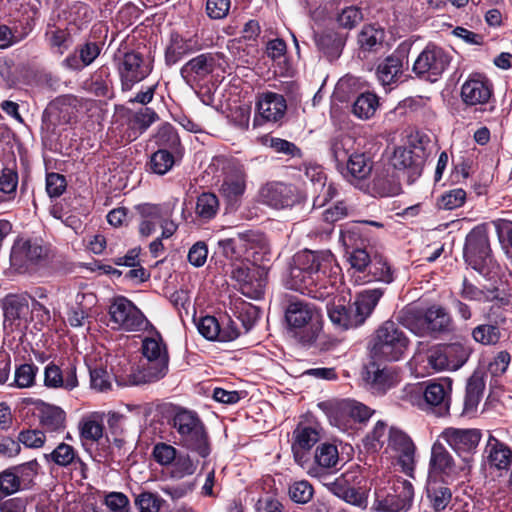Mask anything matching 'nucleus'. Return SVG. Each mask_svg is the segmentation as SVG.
<instances>
[{
  "instance_id": "nucleus-56",
  "label": "nucleus",
  "mask_w": 512,
  "mask_h": 512,
  "mask_svg": "<svg viewBox=\"0 0 512 512\" xmlns=\"http://www.w3.org/2000/svg\"><path fill=\"white\" fill-rule=\"evenodd\" d=\"M471 336L475 342L488 346L497 344L502 334L498 325L480 324L472 329Z\"/></svg>"
},
{
  "instance_id": "nucleus-10",
  "label": "nucleus",
  "mask_w": 512,
  "mask_h": 512,
  "mask_svg": "<svg viewBox=\"0 0 512 512\" xmlns=\"http://www.w3.org/2000/svg\"><path fill=\"white\" fill-rule=\"evenodd\" d=\"M114 62L122 91H130L135 84L147 78L153 69L152 61L135 50L118 51L114 55Z\"/></svg>"
},
{
  "instance_id": "nucleus-45",
  "label": "nucleus",
  "mask_w": 512,
  "mask_h": 512,
  "mask_svg": "<svg viewBox=\"0 0 512 512\" xmlns=\"http://www.w3.org/2000/svg\"><path fill=\"white\" fill-rule=\"evenodd\" d=\"M373 508L380 512H406L410 508L399 499L392 490L379 489L375 492Z\"/></svg>"
},
{
  "instance_id": "nucleus-41",
  "label": "nucleus",
  "mask_w": 512,
  "mask_h": 512,
  "mask_svg": "<svg viewBox=\"0 0 512 512\" xmlns=\"http://www.w3.org/2000/svg\"><path fill=\"white\" fill-rule=\"evenodd\" d=\"M347 173L358 180L367 178L373 169V161L365 152L351 153L345 162Z\"/></svg>"
},
{
  "instance_id": "nucleus-62",
  "label": "nucleus",
  "mask_w": 512,
  "mask_h": 512,
  "mask_svg": "<svg viewBox=\"0 0 512 512\" xmlns=\"http://www.w3.org/2000/svg\"><path fill=\"white\" fill-rule=\"evenodd\" d=\"M314 489L312 485L306 481H296L289 487L290 499L298 504H306L313 497Z\"/></svg>"
},
{
  "instance_id": "nucleus-58",
  "label": "nucleus",
  "mask_w": 512,
  "mask_h": 512,
  "mask_svg": "<svg viewBox=\"0 0 512 512\" xmlns=\"http://www.w3.org/2000/svg\"><path fill=\"white\" fill-rule=\"evenodd\" d=\"M18 185V173L10 168H5L0 173V202L13 200L16 196Z\"/></svg>"
},
{
  "instance_id": "nucleus-14",
  "label": "nucleus",
  "mask_w": 512,
  "mask_h": 512,
  "mask_svg": "<svg viewBox=\"0 0 512 512\" xmlns=\"http://www.w3.org/2000/svg\"><path fill=\"white\" fill-rule=\"evenodd\" d=\"M451 56L444 48L429 44L418 55L413 64V72L420 79L436 82L447 69Z\"/></svg>"
},
{
  "instance_id": "nucleus-21",
  "label": "nucleus",
  "mask_w": 512,
  "mask_h": 512,
  "mask_svg": "<svg viewBox=\"0 0 512 512\" xmlns=\"http://www.w3.org/2000/svg\"><path fill=\"white\" fill-rule=\"evenodd\" d=\"M256 109L255 125L263 122L276 123L285 116L287 102L283 95L267 91L257 96Z\"/></svg>"
},
{
  "instance_id": "nucleus-2",
  "label": "nucleus",
  "mask_w": 512,
  "mask_h": 512,
  "mask_svg": "<svg viewBox=\"0 0 512 512\" xmlns=\"http://www.w3.org/2000/svg\"><path fill=\"white\" fill-rule=\"evenodd\" d=\"M341 241L345 247L350 264L351 279L356 285L379 282L389 285L394 282L396 270L386 256L368 248L359 232L346 229L341 232Z\"/></svg>"
},
{
  "instance_id": "nucleus-44",
  "label": "nucleus",
  "mask_w": 512,
  "mask_h": 512,
  "mask_svg": "<svg viewBox=\"0 0 512 512\" xmlns=\"http://www.w3.org/2000/svg\"><path fill=\"white\" fill-rule=\"evenodd\" d=\"M454 468V460L451 454L443 446V444L436 442L432 446L430 471L432 473L450 474Z\"/></svg>"
},
{
  "instance_id": "nucleus-47",
  "label": "nucleus",
  "mask_w": 512,
  "mask_h": 512,
  "mask_svg": "<svg viewBox=\"0 0 512 512\" xmlns=\"http://www.w3.org/2000/svg\"><path fill=\"white\" fill-rule=\"evenodd\" d=\"M39 371L34 363H23L16 366L12 381L6 384L8 387L25 389L33 387L36 383V376Z\"/></svg>"
},
{
  "instance_id": "nucleus-15",
  "label": "nucleus",
  "mask_w": 512,
  "mask_h": 512,
  "mask_svg": "<svg viewBox=\"0 0 512 512\" xmlns=\"http://www.w3.org/2000/svg\"><path fill=\"white\" fill-rule=\"evenodd\" d=\"M47 258V249L41 244L18 239L14 242L10 253L11 267L18 273H30L42 265Z\"/></svg>"
},
{
  "instance_id": "nucleus-13",
  "label": "nucleus",
  "mask_w": 512,
  "mask_h": 512,
  "mask_svg": "<svg viewBox=\"0 0 512 512\" xmlns=\"http://www.w3.org/2000/svg\"><path fill=\"white\" fill-rule=\"evenodd\" d=\"M247 171L244 164L232 161L226 167L219 193L225 201L226 210L236 211L247 187Z\"/></svg>"
},
{
  "instance_id": "nucleus-34",
  "label": "nucleus",
  "mask_w": 512,
  "mask_h": 512,
  "mask_svg": "<svg viewBox=\"0 0 512 512\" xmlns=\"http://www.w3.org/2000/svg\"><path fill=\"white\" fill-rule=\"evenodd\" d=\"M314 460L316 467L311 468L309 474L319 478H328L323 470L334 468L338 464L339 453L337 447L331 443L320 444L315 450Z\"/></svg>"
},
{
  "instance_id": "nucleus-7",
  "label": "nucleus",
  "mask_w": 512,
  "mask_h": 512,
  "mask_svg": "<svg viewBox=\"0 0 512 512\" xmlns=\"http://www.w3.org/2000/svg\"><path fill=\"white\" fill-rule=\"evenodd\" d=\"M397 320L383 322L370 341L372 357L384 361H399L406 354L410 340Z\"/></svg>"
},
{
  "instance_id": "nucleus-64",
  "label": "nucleus",
  "mask_w": 512,
  "mask_h": 512,
  "mask_svg": "<svg viewBox=\"0 0 512 512\" xmlns=\"http://www.w3.org/2000/svg\"><path fill=\"white\" fill-rule=\"evenodd\" d=\"M135 505L139 512H159L162 500L158 495L144 491L136 496Z\"/></svg>"
},
{
  "instance_id": "nucleus-33",
  "label": "nucleus",
  "mask_w": 512,
  "mask_h": 512,
  "mask_svg": "<svg viewBox=\"0 0 512 512\" xmlns=\"http://www.w3.org/2000/svg\"><path fill=\"white\" fill-rule=\"evenodd\" d=\"M314 41L319 52L330 62L340 57L345 45L342 35L332 30L315 33Z\"/></svg>"
},
{
  "instance_id": "nucleus-24",
  "label": "nucleus",
  "mask_w": 512,
  "mask_h": 512,
  "mask_svg": "<svg viewBox=\"0 0 512 512\" xmlns=\"http://www.w3.org/2000/svg\"><path fill=\"white\" fill-rule=\"evenodd\" d=\"M388 446L397 453L403 472L411 475L415 463V445L411 438L396 428L389 430Z\"/></svg>"
},
{
  "instance_id": "nucleus-36",
  "label": "nucleus",
  "mask_w": 512,
  "mask_h": 512,
  "mask_svg": "<svg viewBox=\"0 0 512 512\" xmlns=\"http://www.w3.org/2000/svg\"><path fill=\"white\" fill-rule=\"evenodd\" d=\"M488 461L498 470H507L512 464V449L494 436L487 442Z\"/></svg>"
},
{
  "instance_id": "nucleus-22",
  "label": "nucleus",
  "mask_w": 512,
  "mask_h": 512,
  "mask_svg": "<svg viewBox=\"0 0 512 512\" xmlns=\"http://www.w3.org/2000/svg\"><path fill=\"white\" fill-rule=\"evenodd\" d=\"M197 329L204 338L210 341L230 342L240 334L237 325L230 318L226 323H220L210 315L199 319Z\"/></svg>"
},
{
  "instance_id": "nucleus-23",
  "label": "nucleus",
  "mask_w": 512,
  "mask_h": 512,
  "mask_svg": "<svg viewBox=\"0 0 512 512\" xmlns=\"http://www.w3.org/2000/svg\"><path fill=\"white\" fill-rule=\"evenodd\" d=\"M245 260L255 265L269 262L272 258V249L266 235L260 231L246 230L242 232Z\"/></svg>"
},
{
  "instance_id": "nucleus-29",
  "label": "nucleus",
  "mask_w": 512,
  "mask_h": 512,
  "mask_svg": "<svg viewBox=\"0 0 512 512\" xmlns=\"http://www.w3.org/2000/svg\"><path fill=\"white\" fill-rule=\"evenodd\" d=\"M76 366L70 364L64 370L51 362L44 369V385L48 388H63L71 391L78 386Z\"/></svg>"
},
{
  "instance_id": "nucleus-52",
  "label": "nucleus",
  "mask_w": 512,
  "mask_h": 512,
  "mask_svg": "<svg viewBox=\"0 0 512 512\" xmlns=\"http://www.w3.org/2000/svg\"><path fill=\"white\" fill-rule=\"evenodd\" d=\"M45 458L61 467L76 463L84 465L74 447L66 443H60L51 453L46 454Z\"/></svg>"
},
{
  "instance_id": "nucleus-63",
  "label": "nucleus",
  "mask_w": 512,
  "mask_h": 512,
  "mask_svg": "<svg viewBox=\"0 0 512 512\" xmlns=\"http://www.w3.org/2000/svg\"><path fill=\"white\" fill-rule=\"evenodd\" d=\"M466 200V191L456 188L444 193L437 202L440 209L453 210L463 206Z\"/></svg>"
},
{
  "instance_id": "nucleus-48",
  "label": "nucleus",
  "mask_w": 512,
  "mask_h": 512,
  "mask_svg": "<svg viewBox=\"0 0 512 512\" xmlns=\"http://www.w3.org/2000/svg\"><path fill=\"white\" fill-rule=\"evenodd\" d=\"M45 38L50 50L59 56H62L72 43V37L68 30L55 26L47 29Z\"/></svg>"
},
{
  "instance_id": "nucleus-11",
  "label": "nucleus",
  "mask_w": 512,
  "mask_h": 512,
  "mask_svg": "<svg viewBox=\"0 0 512 512\" xmlns=\"http://www.w3.org/2000/svg\"><path fill=\"white\" fill-rule=\"evenodd\" d=\"M463 258L472 269L480 274H483L490 266L493 256L486 224L475 226L466 235Z\"/></svg>"
},
{
  "instance_id": "nucleus-9",
  "label": "nucleus",
  "mask_w": 512,
  "mask_h": 512,
  "mask_svg": "<svg viewBox=\"0 0 512 512\" xmlns=\"http://www.w3.org/2000/svg\"><path fill=\"white\" fill-rule=\"evenodd\" d=\"M172 426L179 435L180 444L205 458L210 454V444L204 423L194 411L178 408L172 418Z\"/></svg>"
},
{
  "instance_id": "nucleus-16",
  "label": "nucleus",
  "mask_w": 512,
  "mask_h": 512,
  "mask_svg": "<svg viewBox=\"0 0 512 512\" xmlns=\"http://www.w3.org/2000/svg\"><path fill=\"white\" fill-rule=\"evenodd\" d=\"M259 199L272 208L284 209L300 203L302 195L295 185L274 181L260 188Z\"/></svg>"
},
{
  "instance_id": "nucleus-42",
  "label": "nucleus",
  "mask_w": 512,
  "mask_h": 512,
  "mask_svg": "<svg viewBox=\"0 0 512 512\" xmlns=\"http://www.w3.org/2000/svg\"><path fill=\"white\" fill-rule=\"evenodd\" d=\"M86 89L97 97H113V85L110 78L109 68L101 67L86 82Z\"/></svg>"
},
{
  "instance_id": "nucleus-1",
  "label": "nucleus",
  "mask_w": 512,
  "mask_h": 512,
  "mask_svg": "<svg viewBox=\"0 0 512 512\" xmlns=\"http://www.w3.org/2000/svg\"><path fill=\"white\" fill-rule=\"evenodd\" d=\"M339 267L330 251L302 250L290 264L286 287L324 301L335 292Z\"/></svg>"
},
{
  "instance_id": "nucleus-4",
  "label": "nucleus",
  "mask_w": 512,
  "mask_h": 512,
  "mask_svg": "<svg viewBox=\"0 0 512 512\" xmlns=\"http://www.w3.org/2000/svg\"><path fill=\"white\" fill-rule=\"evenodd\" d=\"M395 318L401 326L420 337L449 332L452 326V317L449 312L437 304L428 308L407 305L396 314Z\"/></svg>"
},
{
  "instance_id": "nucleus-46",
  "label": "nucleus",
  "mask_w": 512,
  "mask_h": 512,
  "mask_svg": "<svg viewBox=\"0 0 512 512\" xmlns=\"http://www.w3.org/2000/svg\"><path fill=\"white\" fill-rule=\"evenodd\" d=\"M372 190L379 197H391L399 194L401 186L394 175L381 171L373 179Z\"/></svg>"
},
{
  "instance_id": "nucleus-20",
  "label": "nucleus",
  "mask_w": 512,
  "mask_h": 512,
  "mask_svg": "<svg viewBox=\"0 0 512 512\" xmlns=\"http://www.w3.org/2000/svg\"><path fill=\"white\" fill-rule=\"evenodd\" d=\"M321 428L317 423L297 424L293 431L292 452L297 464L304 467L308 461V452L320 440Z\"/></svg>"
},
{
  "instance_id": "nucleus-18",
  "label": "nucleus",
  "mask_w": 512,
  "mask_h": 512,
  "mask_svg": "<svg viewBox=\"0 0 512 512\" xmlns=\"http://www.w3.org/2000/svg\"><path fill=\"white\" fill-rule=\"evenodd\" d=\"M231 276L240 284L242 293L251 299H260L265 293L266 279L257 269H250L243 261L232 263Z\"/></svg>"
},
{
  "instance_id": "nucleus-57",
  "label": "nucleus",
  "mask_w": 512,
  "mask_h": 512,
  "mask_svg": "<svg viewBox=\"0 0 512 512\" xmlns=\"http://www.w3.org/2000/svg\"><path fill=\"white\" fill-rule=\"evenodd\" d=\"M175 164L174 155L167 149L154 152L148 163L150 170L158 175H165Z\"/></svg>"
},
{
  "instance_id": "nucleus-25",
  "label": "nucleus",
  "mask_w": 512,
  "mask_h": 512,
  "mask_svg": "<svg viewBox=\"0 0 512 512\" xmlns=\"http://www.w3.org/2000/svg\"><path fill=\"white\" fill-rule=\"evenodd\" d=\"M493 87L489 79L479 73L469 76L461 87V98L467 105L485 104L492 96Z\"/></svg>"
},
{
  "instance_id": "nucleus-49",
  "label": "nucleus",
  "mask_w": 512,
  "mask_h": 512,
  "mask_svg": "<svg viewBox=\"0 0 512 512\" xmlns=\"http://www.w3.org/2000/svg\"><path fill=\"white\" fill-rule=\"evenodd\" d=\"M193 50L192 39H184L178 34L172 35L171 44L165 51V62L168 66H172Z\"/></svg>"
},
{
  "instance_id": "nucleus-32",
  "label": "nucleus",
  "mask_w": 512,
  "mask_h": 512,
  "mask_svg": "<svg viewBox=\"0 0 512 512\" xmlns=\"http://www.w3.org/2000/svg\"><path fill=\"white\" fill-rule=\"evenodd\" d=\"M405 55L395 51L378 64L376 75L382 85H391L399 81L403 74Z\"/></svg>"
},
{
  "instance_id": "nucleus-8",
  "label": "nucleus",
  "mask_w": 512,
  "mask_h": 512,
  "mask_svg": "<svg viewBox=\"0 0 512 512\" xmlns=\"http://www.w3.org/2000/svg\"><path fill=\"white\" fill-rule=\"evenodd\" d=\"M285 319L293 336L303 345L313 344L320 331V314L314 305L299 299H290L285 308Z\"/></svg>"
},
{
  "instance_id": "nucleus-27",
  "label": "nucleus",
  "mask_w": 512,
  "mask_h": 512,
  "mask_svg": "<svg viewBox=\"0 0 512 512\" xmlns=\"http://www.w3.org/2000/svg\"><path fill=\"white\" fill-rule=\"evenodd\" d=\"M216 56L202 53L186 62L180 69V75L187 84L205 79L216 67Z\"/></svg>"
},
{
  "instance_id": "nucleus-28",
  "label": "nucleus",
  "mask_w": 512,
  "mask_h": 512,
  "mask_svg": "<svg viewBox=\"0 0 512 512\" xmlns=\"http://www.w3.org/2000/svg\"><path fill=\"white\" fill-rule=\"evenodd\" d=\"M34 415L41 427L47 432H62L66 427V413L59 406L48 404L42 400L33 401Z\"/></svg>"
},
{
  "instance_id": "nucleus-31",
  "label": "nucleus",
  "mask_w": 512,
  "mask_h": 512,
  "mask_svg": "<svg viewBox=\"0 0 512 512\" xmlns=\"http://www.w3.org/2000/svg\"><path fill=\"white\" fill-rule=\"evenodd\" d=\"M158 119V114L150 107H142L137 111L130 112L127 121V140H136Z\"/></svg>"
},
{
  "instance_id": "nucleus-30",
  "label": "nucleus",
  "mask_w": 512,
  "mask_h": 512,
  "mask_svg": "<svg viewBox=\"0 0 512 512\" xmlns=\"http://www.w3.org/2000/svg\"><path fill=\"white\" fill-rule=\"evenodd\" d=\"M459 295L468 301L486 303L497 301L500 305H508L509 299L501 296L500 289L497 286H484L480 288L469 281L466 277L462 281Z\"/></svg>"
},
{
  "instance_id": "nucleus-35",
  "label": "nucleus",
  "mask_w": 512,
  "mask_h": 512,
  "mask_svg": "<svg viewBox=\"0 0 512 512\" xmlns=\"http://www.w3.org/2000/svg\"><path fill=\"white\" fill-rule=\"evenodd\" d=\"M305 175L312 182L314 192H319L314 200V205L322 206L325 201L334 196L335 188L332 184L326 185V175L321 166L316 164L305 165Z\"/></svg>"
},
{
  "instance_id": "nucleus-26",
  "label": "nucleus",
  "mask_w": 512,
  "mask_h": 512,
  "mask_svg": "<svg viewBox=\"0 0 512 512\" xmlns=\"http://www.w3.org/2000/svg\"><path fill=\"white\" fill-rule=\"evenodd\" d=\"M452 391V380L443 377L437 381H428L425 383L423 396L425 402L434 407L438 414H444L449 411Z\"/></svg>"
},
{
  "instance_id": "nucleus-17",
  "label": "nucleus",
  "mask_w": 512,
  "mask_h": 512,
  "mask_svg": "<svg viewBox=\"0 0 512 512\" xmlns=\"http://www.w3.org/2000/svg\"><path fill=\"white\" fill-rule=\"evenodd\" d=\"M113 328L125 331H138L144 324L143 313L126 297H115L109 306Z\"/></svg>"
},
{
  "instance_id": "nucleus-55",
  "label": "nucleus",
  "mask_w": 512,
  "mask_h": 512,
  "mask_svg": "<svg viewBox=\"0 0 512 512\" xmlns=\"http://www.w3.org/2000/svg\"><path fill=\"white\" fill-rule=\"evenodd\" d=\"M353 139L348 135L334 137L330 142V153L338 169L343 168L352 147Z\"/></svg>"
},
{
  "instance_id": "nucleus-43",
  "label": "nucleus",
  "mask_w": 512,
  "mask_h": 512,
  "mask_svg": "<svg viewBox=\"0 0 512 512\" xmlns=\"http://www.w3.org/2000/svg\"><path fill=\"white\" fill-rule=\"evenodd\" d=\"M379 108V98L375 93L359 94L352 104V114L361 120L371 119Z\"/></svg>"
},
{
  "instance_id": "nucleus-50",
  "label": "nucleus",
  "mask_w": 512,
  "mask_h": 512,
  "mask_svg": "<svg viewBox=\"0 0 512 512\" xmlns=\"http://www.w3.org/2000/svg\"><path fill=\"white\" fill-rule=\"evenodd\" d=\"M450 370L461 368L469 359L472 353V347L466 343L454 342L443 345Z\"/></svg>"
},
{
  "instance_id": "nucleus-6",
  "label": "nucleus",
  "mask_w": 512,
  "mask_h": 512,
  "mask_svg": "<svg viewBox=\"0 0 512 512\" xmlns=\"http://www.w3.org/2000/svg\"><path fill=\"white\" fill-rule=\"evenodd\" d=\"M141 351L143 358L139 370L132 374L135 385L153 383L164 378L169 370V354L161 335L155 332L142 340Z\"/></svg>"
},
{
  "instance_id": "nucleus-38",
  "label": "nucleus",
  "mask_w": 512,
  "mask_h": 512,
  "mask_svg": "<svg viewBox=\"0 0 512 512\" xmlns=\"http://www.w3.org/2000/svg\"><path fill=\"white\" fill-rule=\"evenodd\" d=\"M385 31L374 25H364L358 34V44L362 51L378 52L383 48Z\"/></svg>"
},
{
  "instance_id": "nucleus-59",
  "label": "nucleus",
  "mask_w": 512,
  "mask_h": 512,
  "mask_svg": "<svg viewBox=\"0 0 512 512\" xmlns=\"http://www.w3.org/2000/svg\"><path fill=\"white\" fill-rule=\"evenodd\" d=\"M156 143L163 147L162 149H176L180 145L179 136L174 127L168 123L159 127L155 135Z\"/></svg>"
},
{
  "instance_id": "nucleus-40",
  "label": "nucleus",
  "mask_w": 512,
  "mask_h": 512,
  "mask_svg": "<svg viewBox=\"0 0 512 512\" xmlns=\"http://www.w3.org/2000/svg\"><path fill=\"white\" fill-rule=\"evenodd\" d=\"M371 368L372 370L367 371V381L376 392L385 393L397 383L398 376L392 369L387 367L380 369L374 364Z\"/></svg>"
},
{
  "instance_id": "nucleus-51",
  "label": "nucleus",
  "mask_w": 512,
  "mask_h": 512,
  "mask_svg": "<svg viewBox=\"0 0 512 512\" xmlns=\"http://www.w3.org/2000/svg\"><path fill=\"white\" fill-rule=\"evenodd\" d=\"M174 205L170 203L165 204H150L144 203L136 207V210L142 217V220L155 221L160 224L161 221L168 219L172 216Z\"/></svg>"
},
{
  "instance_id": "nucleus-5",
  "label": "nucleus",
  "mask_w": 512,
  "mask_h": 512,
  "mask_svg": "<svg viewBox=\"0 0 512 512\" xmlns=\"http://www.w3.org/2000/svg\"><path fill=\"white\" fill-rule=\"evenodd\" d=\"M432 143L428 135L416 131L411 133L403 146L396 147L391 157L392 166L407 174L408 182H414L422 173L431 154Z\"/></svg>"
},
{
  "instance_id": "nucleus-60",
  "label": "nucleus",
  "mask_w": 512,
  "mask_h": 512,
  "mask_svg": "<svg viewBox=\"0 0 512 512\" xmlns=\"http://www.w3.org/2000/svg\"><path fill=\"white\" fill-rule=\"evenodd\" d=\"M79 431L83 440L97 442L103 436V425L93 418H83L79 423Z\"/></svg>"
},
{
  "instance_id": "nucleus-3",
  "label": "nucleus",
  "mask_w": 512,
  "mask_h": 512,
  "mask_svg": "<svg viewBox=\"0 0 512 512\" xmlns=\"http://www.w3.org/2000/svg\"><path fill=\"white\" fill-rule=\"evenodd\" d=\"M386 289L377 287L357 293L354 301L338 297L327 304V314L332 324L340 330L357 328L372 315Z\"/></svg>"
},
{
  "instance_id": "nucleus-37",
  "label": "nucleus",
  "mask_w": 512,
  "mask_h": 512,
  "mask_svg": "<svg viewBox=\"0 0 512 512\" xmlns=\"http://www.w3.org/2000/svg\"><path fill=\"white\" fill-rule=\"evenodd\" d=\"M485 389L484 375L480 371H475L467 380L466 394L464 399V411L469 413L474 411L482 399Z\"/></svg>"
},
{
  "instance_id": "nucleus-19",
  "label": "nucleus",
  "mask_w": 512,
  "mask_h": 512,
  "mask_svg": "<svg viewBox=\"0 0 512 512\" xmlns=\"http://www.w3.org/2000/svg\"><path fill=\"white\" fill-rule=\"evenodd\" d=\"M442 438L464 460L474 453L481 440V432L473 428L448 427L440 434Z\"/></svg>"
},
{
  "instance_id": "nucleus-54",
  "label": "nucleus",
  "mask_w": 512,
  "mask_h": 512,
  "mask_svg": "<svg viewBox=\"0 0 512 512\" xmlns=\"http://www.w3.org/2000/svg\"><path fill=\"white\" fill-rule=\"evenodd\" d=\"M219 210L218 197L211 192H204L197 197L195 213L203 221L213 219Z\"/></svg>"
},
{
  "instance_id": "nucleus-53",
  "label": "nucleus",
  "mask_w": 512,
  "mask_h": 512,
  "mask_svg": "<svg viewBox=\"0 0 512 512\" xmlns=\"http://www.w3.org/2000/svg\"><path fill=\"white\" fill-rule=\"evenodd\" d=\"M242 238V232H238L236 236L221 239L218 241V246L221 249V253L232 263L239 262L245 259L244 255V241Z\"/></svg>"
},
{
  "instance_id": "nucleus-12",
  "label": "nucleus",
  "mask_w": 512,
  "mask_h": 512,
  "mask_svg": "<svg viewBox=\"0 0 512 512\" xmlns=\"http://www.w3.org/2000/svg\"><path fill=\"white\" fill-rule=\"evenodd\" d=\"M337 427L343 428L350 423H365L374 411L361 402L344 399L321 402L318 405Z\"/></svg>"
},
{
  "instance_id": "nucleus-39",
  "label": "nucleus",
  "mask_w": 512,
  "mask_h": 512,
  "mask_svg": "<svg viewBox=\"0 0 512 512\" xmlns=\"http://www.w3.org/2000/svg\"><path fill=\"white\" fill-rule=\"evenodd\" d=\"M427 499L434 512H444L452 501L451 489L439 482H429L427 485Z\"/></svg>"
},
{
  "instance_id": "nucleus-61",
  "label": "nucleus",
  "mask_w": 512,
  "mask_h": 512,
  "mask_svg": "<svg viewBox=\"0 0 512 512\" xmlns=\"http://www.w3.org/2000/svg\"><path fill=\"white\" fill-rule=\"evenodd\" d=\"M511 355L508 351L497 352L487 364V372L492 377L502 376L510 367Z\"/></svg>"
}]
</instances>
